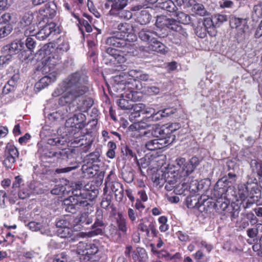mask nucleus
I'll list each match as a JSON object with an SVG mask.
<instances>
[{
	"label": "nucleus",
	"mask_w": 262,
	"mask_h": 262,
	"mask_svg": "<svg viewBox=\"0 0 262 262\" xmlns=\"http://www.w3.org/2000/svg\"><path fill=\"white\" fill-rule=\"evenodd\" d=\"M90 85L88 77L82 71L69 75L52 94L53 97L61 95L58 103L66 107L51 114V117L55 120H63L78 110L86 112L93 105V99L90 98L82 99V104L78 102L89 92Z\"/></svg>",
	"instance_id": "obj_1"
},
{
	"label": "nucleus",
	"mask_w": 262,
	"mask_h": 262,
	"mask_svg": "<svg viewBox=\"0 0 262 262\" xmlns=\"http://www.w3.org/2000/svg\"><path fill=\"white\" fill-rule=\"evenodd\" d=\"M128 132L132 136L137 138L145 136H152L156 139L167 138L164 126L160 127L157 124H147L144 122L135 123L128 128Z\"/></svg>",
	"instance_id": "obj_2"
},
{
	"label": "nucleus",
	"mask_w": 262,
	"mask_h": 262,
	"mask_svg": "<svg viewBox=\"0 0 262 262\" xmlns=\"http://www.w3.org/2000/svg\"><path fill=\"white\" fill-rule=\"evenodd\" d=\"M82 187V183L76 184L75 189L72 191V195L69 196L72 198L73 202L80 209L91 206V202L97 197L98 193L97 189L81 190Z\"/></svg>",
	"instance_id": "obj_3"
},
{
	"label": "nucleus",
	"mask_w": 262,
	"mask_h": 262,
	"mask_svg": "<svg viewBox=\"0 0 262 262\" xmlns=\"http://www.w3.org/2000/svg\"><path fill=\"white\" fill-rule=\"evenodd\" d=\"M98 252V248L94 244L80 242L77 245L76 253L79 255L81 261L98 260L99 258L96 256Z\"/></svg>",
	"instance_id": "obj_4"
},
{
	"label": "nucleus",
	"mask_w": 262,
	"mask_h": 262,
	"mask_svg": "<svg viewBox=\"0 0 262 262\" xmlns=\"http://www.w3.org/2000/svg\"><path fill=\"white\" fill-rule=\"evenodd\" d=\"M139 73L137 70H131L127 73L116 76L115 81L120 82L121 85H124L123 89L126 88L128 89L139 90L142 88L140 81L137 80Z\"/></svg>",
	"instance_id": "obj_5"
},
{
	"label": "nucleus",
	"mask_w": 262,
	"mask_h": 262,
	"mask_svg": "<svg viewBox=\"0 0 262 262\" xmlns=\"http://www.w3.org/2000/svg\"><path fill=\"white\" fill-rule=\"evenodd\" d=\"M86 116L82 113L75 114L73 117H70L65 123L66 132L68 133L70 137L78 134L80 130L86 125Z\"/></svg>",
	"instance_id": "obj_6"
},
{
	"label": "nucleus",
	"mask_w": 262,
	"mask_h": 262,
	"mask_svg": "<svg viewBox=\"0 0 262 262\" xmlns=\"http://www.w3.org/2000/svg\"><path fill=\"white\" fill-rule=\"evenodd\" d=\"M156 25L158 27H166L171 30L176 31L180 35V40H185L188 37V33L182 27L178 24L176 19L166 17H159L157 19Z\"/></svg>",
	"instance_id": "obj_7"
},
{
	"label": "nucleus",
	"mask_w": 262,
	"mask_h": 262,
	"mask_svg": "<svg viewBox=\"0 0 262 262\" xmlns=\"http://www.w3.org/2000/svg\"><path fill=\"white\" fill-rule=\"evenodd\" d=\"M201 160L196 156L192 157L188 161L182 157H178L176 160L179 170L184 176H188L192 173L200 164Z\"/></svg>",
	"instance_id": "obj_8"
},
{
	"label": "nucleus",
	"mask_w": 262,
	"mask_h": 262,
	"mask_svg": "<svg viewBox=\"0 0 262 262\" xmlns=\"http://www.w3.org/2000/svg\"><path fill=\"white\" fill-rule=\"evenodd\" d=\"M161 177L160 173H156L153 177L154 182L157 185L162 186L165 183V188L167 191H171L174 188L178 182V177L171 172H163L162 171Z\"/></svg>",
	"instance_id": "obj_9"
},
{
	"label": "nucleus",
	"mask_w": 262,
	"mask_h": 262,
	"mask_svg": "<svg viewBox=\"0 0 262 262\" xmlns=\"http://www.w3.org/2000/svg\"><path fill=\"white\" fill-rule=\"evenodd\" d=\"M174 136L162 139H154L146 142L145 147L149 150H155L163 148V147L172 144L176 139Z\"/></svg>",
	"instance_id": "obj_10"
},
{
	"label": "nucleus",
	"mask_w": 262,
	"mask_h": 262,
	"mask_svg": "<svg viewBox=\"0 0 262 262\" xmlns=\"http://www.w3.org/2000/svg\"><path fill=\"white\" fill-rule=\"evenodd\" d=\"M57 6L54 2H50L45 4L39 10L40 16H38V20L47 18H53L56 14Z\"/></svg>",
	"instance_id": "obj_11"
},
{
	"label": "nucleus",
	"mask_w": 262,
	"mask_h": 262,
	"mask_svg": "<svg viewBox=\"0 0 262 262\" xmlns=\"http://www.w3.org/2000/svg\"><path fill=\"white\" fill-rule=\"evenodd\" d=\"M106 45L112 46L117 48H129L131 45L124 39V36L119 33L114 32L112 35L106 38L105 40Z\"/></svg>",
	"instance_id": "obj_12"
},
{
	"label": "nucleus",
	"mask_w": 262,
	"mask_h": 262,
	"mask_svg": "<svg viewBox=\"0 0 262 262\" xmlns=\"http://www.w3.org/2000/svg\"><path fill=\"white\" fill-rule=\"evenodd\" d=\"M117 29L118 31L115 33L121 34L124 36V39L128 42H134L137 40V37L135 33L132 32V29L129 24L120 23L118 25Z\"/></svg>",
	"instance_id": "obj_13"
},
{
	"label": "nucleus",
	"mask_w": 262,
	"mask_h": 262,
	"mask_svg": "<svg viewBox=\"0 0 262 262\" xmlns=\"http://www.w3.org/2000/svg\"><path fill=\"white\" fill-rule=\"evenodd\" d=\"M138 228L140 231L145 232L147 236H149L150 231H151L154 236H157L158 232L156 229L155 223L153 222H149L148 218L147 217L139 220Z\"/></svg>",
	"instance_id": "obj_14"
},
{
	"label": "nucleus",
	"mask_w": 262,
	"mask_h": 262,
	"mask_svg": "<svg viewBox=\"0 0 262 262\" xmlns=\"http://www.w3.org/2000/svg\"><path fill=\"white\" fill-rule=\"evenodd\" d=\"M138 94L137 92H134L131 90L129 93L127 94V98H124L122 95L121 97L117 101L118 105L122 110H130L134 106V102L137 101L138 98L136 95Z\"/></svg>",
	"instance_id": "obj_15"
},
{
	"label": "nucleus",
	"mask_w": 262,
	"mask_h": 262,
	"mask_svg": "<svg viewBox=\"0 0 262 262\" xmlns=\"http://www.w3.org/2000/svg\"><path fill=\"white\" fill-rule=\"evenodd\" d=\"M249 191V198L247 200L245 204L243 203V207L247 208L250 207L254 203H256L261 195V191L258 186L256 184L253 185L250 184Z\"/></svg>",
	"instance_id": "obj_16"
},
{
	"label": "nucleus",
	"mask_w": 262,
	"mask_h": 262,
	"mask_svg": "<svg viewBox=\"0 0 262 262\" xmlns=\"http://www.w3.org/2000/svg\"><path fill=\"white\" fill-rule=\"evenodd\" d=\"M232 24L237 29V35L245 38L249 35V28L246 19L234 18L232 19Z\"/></svg>",
	"instance_id": "obj_17"
},
{
	"label": "nucleus",
	"mask_w": 262,
	"mask_h": 262,
	"mask_svg": "<svg viewBox=\"0 0 262 262\" xmlns=\"http://www.w3.org/2000/svg\"><path fill=\"white\" fill-rule=\"evenodd\" d=\"M226 181L225 178H221L215 184L213 191V196L216 199L220 198L228 199L227 192L229 188L227 185L224 184Z\"/></svg>",
	"instance_id": "obj_18"
},
{
	"label": "nucleus",
	"mask_w": 262,
	"mask_h": 262,
	"mask_svg": "<svg viewBox=\"0 0 262 262\" xmlns=\"http://www.w3.org/2000/svg\"><path fill=\"white\" fill-rule=\"evenodd\" d=\"M57 62L55 61L54 58L51 56L48 57L43 62L41 71L43 74H47L46 76H51L53 75L56 79L57 73L55 71V66Z\"/></svg>",
	"instance_id": "obj_19"
},
{
	"label": "nucleus",
	"mask_w": 262,
	"mask_h": 262,
	"mask_svg": "<svg viewBox=\"0 0 262 262\" xmlns=\"http://www.w3.org/2000/svg\"><path fill=\"white\" fill-rule=\"evenodd\" d=\"M230 201L228 199L220 198L213 202V207L218 213L223 215L229 210Z\"/></svg>",
	"instance_id": "obj_20"
},
{
	"label": "nucleus",
	"mask_w": 262,
	"mask_h": 262,
	"mask_svg": "<svg viewBox=\"0 0 262 262\" xmlns=\"http://www.w3.org/2000/svg\"><path fill=\"white\" fill-rule=\"evenodd\" d=\"M139 38L143 41L148 42L150 44L158 37H161V36L157 31L153 30L142 29L139 33Z\"/></svg>",
	"instance_id": "obj_21"
},
{
	"label": "nucleus",
	"mask_w": 262,
	"mask_h": 262,
	"mask_svg": "<svg viewBox=\"0 0 262 262\" xmlns=\"http://www.w3.org/2000/svg\"><path fill=\"white\" fill-rule=\"evenodd\" d=\"M250 165L252 172L258 176L259 185L262 188V162L260 160L252 159Z\"/></svg>",
	"instance_id": "obj_22"
},
{
	"label": "nucleus",
	"mask_w": 262,
	"mask_h": 262,
	"mask_svg": "<svg viewBox=\"0 0 262 262\" xmlns=\"http://www.w3.org/2000/svg\"><path fill=\"white\" fill-rule=\"evenodd\" d=\"M104 226L103 212L102 210H97L96 212L95 220L94 224L92 226V229L94 230L93 232L95 234H98L102 232V230L99 227Z\"/></svg>",
	"instance_id": "obj_23"
},
{
	"label": "nucleus",
	"mask_w": 262,
	"mask_h": 262,
	"mask_svg": "<svg viewBox=\"0 0 262 262\" xmlns=\"http://www.w3.org/2000/svg\"><path fill=\"white\" fill-rule=\"evenodd\" d=\"M164 91V89L161 86L160 83L155 85H146L143 88V93L147 96H152L160 94Z\"/></svg>",
	"instance_id": "obj_24"
},
{
	"label": "nucleus",
	"mask_w": 262,
	"mask_h": 262,
	"mask_svg": "<svg viewBox=\"0 0 262 262\" xmlns=\"http://www.w3.org/2000/svg\"><path fill=\"white\" fill-rule=\"evenodd\" d=\"M175 16L177 17V21L178 24L181 23L184 25H190L193 27H195L193 19L191 17L182 11L176 12Z\"/></svg>",
	"instance_id": "obj_25"
},
{
	"label": "nucleus",
	"mask_w": 262,
	"mask_h": 262,
	"mask_svg": "<svg viewBox=\"0 0 262 262\" xmlns=\"http://www.w3.org/2000/svg\"><path fill=\"white\" fill-rule=\"evenodd\" d=\"M24 48V43L21 40H15L5 47V50H8L10 54H15Z\"/></svg>",
	"instance_id": "obj_26"
},
{
	"label": "nucleus",
	"mask_w": 262,
	"mask_h": 262,
	"mask_svg": "<svg viewBox=\"0 0 262 262\" xmlns=\"http://www.w3.org/2000/svg\"><path fill=\"white\" fill-rule=\"evenodd\" d=\"M55 80V77L53 75L51 76H45L36 83L35 89L39 91Z\"/></svg>",
	"instance_id": "obj_27"
},
{
	"label": "nucleus",
	"mask_w": 262,
	"mask_h": 262,
	"mask_svg": "<svg viewBox=\"0 0 262 262\" xmlns=\"http://www.w3.org/2000/svg\"><path fill=\"white\" fill-rule=\"evenodd\" d=\"M68 134H66V136L58 135L49 138L47 143L50 145L59 147L61 145H65L68 143Z\"/></svg>",
	"instance_id": "obj_28"
},
{
	"label": "nucleus",
	"mask_w": 262,
	"mask_h": 262,
	"mask_svg": "<svg viewBox=\"0 0 262 262\" xmlns=\"http://www.w3.org/2000/svg\"><path fill=\"white\" fill-rule=\"evenodd\" d=\"M148 47L151 50L161 54H165L168 51V48L161 42L158 41L157 38L155 39V40H154L153 42L149 45Z\"/></svg>",
	"instance_id": "obj_29"
},
{
	"label": "nucleus",
	"mask_w": 262,
	"mask_h": 262,
	"mask_svg": "<svg viewBox=\"0 0 262 262\" xmlns=\"http://www.w3.org/2000/svg\"><path fill=\"white\" fill-rule=\"evenodd\" d=\"M250 184L248 183H241L238 185V194L241 199L243 200V203H245L247 201L246 199H248L249 198V191L250 190Z\"/></svg>",
	"instance_id": "obj_30"
},
{
	"label": "nucleus",
	"mask_w": 262,
	"mask_h": 262,
	"mask_svg": "<svg viewBox=\"0 0 262 262\" xmlns=\"http://www.w3.org/2000/svg\"><path fill=\"white\" fill-rule=\"evenodd\" d=\"M62 207L66 211L72 213H75L77 210L80 209L77 204H75V203L73 202L72 198L70 196L64 199L62 202Z\"/></svg>",
	"instance_id": "obj_31"
},
{
	"label": "nucleus",
	"mask_w": 262,
	"mask_h": 262,
	"mask_svg": "<svg viewBox=\"0 0 262 262\" xmlns=\"http://www.w3.org/2000/svg\"><path fill=\"white\" fill-rule=\"evenodd\" d=\"M159 7L170 13H176L178 10L174 2L171 0H167L165 2L159 3Z\"/></svg>",
	"instance_id": "obj_32"
},
{
	"label": "nucleus",
	"mask_w": 262,
	"mask_h": 262,
	"mask_svg": "<svg viewBox=\"0 0 262 262\" xmlns=\"http://www.w3.org/2000/svg\"><path fill=\"white\" fill-rule=\"evenodd\" d=\"M112 3L111 11H120L123 9L127 5L128 0H107Z\"/></svg>",
	"instance_id": "obj_33"
},
{
	"label": "nucleus",
	"mask_w": 262,
	"mask_h": 262,
	"mask_svg": "<svg viewBox=\"0 0 262 262\" xmlns=\"http://www.w3.org/2000/svg\"><path fill=\"white\" fill-rule=\"evenodd\" d=\"M76 221L77 224L84 226L91 224L93 222V219L88 212H83L80 214L78 218L76 219Z\"/></svg>",
	"instance_id": "obj_34"
},
{
	"label": "nucleus",
	"mask_w": 262,
	"mask_h": 262,
	"mask_svg": "<svg viewBox=\"0 0 262 262\" xmlns=\"http://www.w3.org/2000/svg\"><path fill=\"white\" fill-rule=\"evenodd\" d=\"M74 231L72 229V226L57 229L56 231L57 235L61 238H69L73 234Z\"/></svg>",
	"instance_id": "obj_35"
},
{
	"label": "nucleus",
	"mask_w": 262,
	"mask_h": 262,
	"mask_svg": "<svg viewBox=\"0 0 262 262\" xmlns=\"http://www.w3.org/2000/svg\"><path fill=\"white\" fill-rule=\"evenodd\" d=\"M195 1L194 0H190L189 1V4L191 5H193L192 10L193 11L198 15L200 16H205L207 14V11L205 9L204 6L201 4L199 3H195Z\"/></svg>",
	"instance_id": "obj_36"
},
{
	"label": "nucleus",
	"mask_w": 262,
	"mask_h": 262,
	"mask_svg": "<svg viewBox=\"0 0 262 262\" xmlns=\"http://www.w3.org/2000/svg\"><path fill=\"white\" fill-rule=\"evenodd\" d=\"M151 19V16L149 12L146 10L141 11L140 15L137 18V21L141 25H144L148 24Z\"/></svg>",
	"instance_id": "obj_37"
},
{
	"label": "nucleus",
	"mask_w": 262,
	"mask_h": 262,
	"mask_svg": "<svg viewBox=\"0 0 262 262\" xmlns=\"http://www.w3.org/2000/svg\"><path fill=\"white\" fill-rule=\"evenodd\" d=\"M4 154L15 158H18L19 152L17 148L12 143H8L6 147Z\"/></svg>",
	"instance_id": "obj_38"
},
{
	"label": "nucleus",
	"mask_w": 262,
	"mask_h": 262,
	"mask_svg": "<svg viewBox=\"0 0 262 262\" xmlns=\"http://www.w3.org/2000/svg\"><path fill=\"white\" fill-rule=\"evenodd\" d=\"M34 19L33 14L32 13H25L20 20V27L25 28L26 26L33 24Z\"/></svg>",
	"instance_id": "obj_39"
},
{
	"label": "nucleus",
	"mask_w": 262,
	"mask_h": 262,
	"mask_svg": "<svg viewBox=\"0 0 262 262\" xmlns=\"http://www.w3.org/2000/svg\"><path fill=\"white\" fill-rule=\"evenodd\" d=\"M132 257L134 261L145 259L146 254L145 249L142 248H137L136 250L134 251Z\"/></svg>",
	"instance_id": "obj_40"
},
{
	"label": "nucleus",
	"mask_w": 262,
	"mask_h": 262,
	"mask_svg": "<svg viewBox=\"0 0 262 262\" xmlns=\"http://www.w3.org/2000/svg\"><path fill=\"white\" fill-rule=\"evenodd\" d=\"M69 190H67V186L62 185H56L51 191V193L54 195L68 194Z\"/></svg>",
	"instance_id": "obj_41"
},
{
	"label": "nucleus",
	"mask_w": 262,
	"mask_h": 262,
	"mask_svg": "<svg viewBox=\"0 0 262 262\" xmlns=\"http://www.w3.org/2000/svg\"><path fill=\"white\" fill-rule=\"evenodd\" d=\"M38 26L34 23L25 27L24 34L26 36H35Z\"/></svg>",
	"instance_id": "obj_42"
},
{
	"label": "nucleus",
	"mask_w": 262,
	"mask_h": 262,
	"mask_svg": "<svg viewBox=\"0 0 262 262\" xmlns=\"http://www.w3.org/2000/svg\"><path fill=\"white\" fill-rule=\"evenodd\" d=\"M117 224L118 230L122 232L124 235H126L127 232L126 220L124 218L120 217L117 220Z\"/></svg>",
	"instance_id": "obj_43"
},
{
	"label": "nucleus",
	"mask_w": 262,
	"mask_h": 262,
	"mask_svg": "<svg viewBox=\"0 0 262 262\" xmlns=\"http://www.w3.org/2000/svg\"><path fill=\"white\" fill-rule=\"evenodd\" d=\"M180 125L178 123H171L170 124H166V126H164L166 134L167 137H169L170 136H176L173 135V132L177 130L178 128H179Z\"/></svg>",
	"instance_id": "obj_44"
},
{
	"label": "nucleus",
	"mask_w": 262,
	"mask_h": 262,
	"mask_svg": "<svg viewBox=\"0 0 262 262\" xmlns=\"http://www.w3.org/2000/svg\"><path fill=\"white\" fill-rule=\"evenodd\" d=\"M71 154V151L69 149L68 150H62L59 152H55L50 151L49 152V154L47 155V157L50 158L53 157H59L60 156L62 158L64 159V158H69V155Z\"/></svg>",
	"instance_id": "obj_45"
},
{
	"label": "nucleus",
	"mask_w": 262,
	"mask_h": 262,
	"mask_svg": "<svg viewBox=\"0 0 262 262\" xmlns=\"http://www.w3.org/2000/svg\"><path fill=\"white\" fill-rule=\"evenodd\" d=\"M56 25L55 23H51L48 24H46L45 26H43L41 29L43 31V33L46 35V37H48L52 33L54 32L56 30Z\"/></svg>",
	"instance_id": "obj_46"
},
{
	"label": "nucleus",
	"mask_w": 262,
	"mask_h": 262,
	"mask_svg": "<svg viewBox=\"0 0 262 262\" xmlns=\"http://www.w3.org/2000/svg\"><path fill=\"white\" fill-rule=\"evenodd\" d=\"M119 51L112 48H107L106 49L105 52L104 53V57L108 58L110 61H112L114 58L117 55V53Z\"/></svg>",
	"instance_id": "obj_47"
},
{
	"label": "nucleus",
	"mask_w": 262,
	"mask_h": 262,
	"mask_svg": "<svg viewBox=\"0 0 262 262\" xmlns=\"http://www.w3.org/2000/svg\"><path fill=\"white\" fill-rule=\"evenodd\" d=\"M189 189L191 191L196 192L203 189L204 188V182L201 181L198 182V181H192L189 184Z\"/></svg>",
	"instance_id": "obj_48"
},
{
	"label": "nucleus",
	"mask_w": 262,
	"mask_h": 262,
	"mask_svg": "<svg viewBox=\"0 0 262 262\" xmlns=\"http://www.w3.org/2000/svg\"><path fill=\"white\" fill-rule=\"evenodd\" d=\"M4 157L3 164L4 166L8 169L11 168L13 164L16 162V158L5 154H4Z\"/></svg>",
	"instance_id": "obj_49"
},
{
	"label": "nucleus",
	"mask_w": 262,
	"mask_h": 262,
	"mask_svg": "<svg viewBox=\"0 0 262 262\" xmlns=\"http://www.w3.org/2000/svg\"><path fill=\"white\" fill-rule=\"evenodd\" d=\"M12 26L10 24L0 28V38H4L8 36L12 32Z\"/></svg>",
	"instance_id": "obj_50"
},
{
	"label": "nucleus",
	"mask_w": 262,
	"mask_h": 262,
	"mask_svg": "<svg viewBox=\"0 0 262 262\" xmlns=\"http://www.w3.org/2000/svg\"><path fill=\"white\" fill-rule=\"evenodd\" d=\"M236 175L234 173L229 172L227 175L224 176L222 178H225L226 181H224V184L227 185L230 187V184H233L236 180Z\"/></svg>",
	"instance_id": "obj_51"
},
{
	"label": "nucleus",
	"mask_w": 262,
	"mask_h": 262,
	"mask_svg": "<svg viewBox=\"0 0 262 262\" xmlns=\"http://www.w3.org/2000/svg\"><path fill=\"white\" fill-rule=\"evenodd\" d=\"M206 28L202 25H199L195 27L194 32L195 34L200 38H203L205 37L207 35Z\"/></svg>",
	"instance_id": "obj_52"
},
{
	"label": "nucleus",
	"mask_w": 262,
	"mask_h": 262,
	"mask_svg": "<svg viewBox=\"0 0 262 262\" xmlns=\"http://www.w3.org/2000/svg\"><path fill=\"white\" fill-rule=\"evenodd\" d=\"M56 227L59 228L68 227V226H72V225L69 221L65 217L57 219L56 222Z\"/></svg>",
	"instance_id": "obj_53"
},
{
	"label": "nucleus",
	"mask_w": 262,
	"mask_h": 262,
	"mask_svg": "<svg viewBox=\"0 0 262 262\" xmlns=\"http://www.w3.org/2000/svg\"><path fill=\"white\" fill-rule=\"evenodd\" d=\"M198 247L200 248H204L208 252H210L213 249V246L208 244L206 241L202 239H198L195 242Z\"/></svg>",
	"instance_id": "obj_54"
},
{
	"label": "nucleus",
	"mask_w": 262,
	"mask_h": 262,
	"mask_svg": "<svg viewBox=\"0 0 262 262\" xmlns=\"http://www.w3.org/2000/svg\"><path fill=\"white\" fill-rule=\"evenodd\" d=\"M69 257L64 252L56 255L52 262H68Z\"/></svg>",
	"instance_id": "obj_55"
},
{
	"label": "nucleus",
	"mask_w": 262,
	"mask_h": 262,
	"mask_svg": "<svg viewBox=\"0 0 262 262\" xmlns=\"http://www.w3.org/2000/svg\"><path fill=\"white\" fill-rule=\"evenodd\" d=\"M31 194V190L28 189L26 187L23 186L20 188L18 192V196L21 199H25L29 197Z\"/></svg>",
	"instance_id": "obj_56"
},
{
	"label": "nucleus",
	"mask_w": 262,
	"mask_h": 262,
	"mask_svg": "<svg viewBox=\"0 0 262 262\" xmlns=\"http://www.w3.org/2000/svg\"><path fill=\"white\" fill-rule=\"evenodd\" d=\"M25 186L24 181L20 176L15 177L14 181L12 184V188L14 189L21 188Z\"/></svg>",
	"instance_id": "obj_57"
},
{
	"label": "nucleus",
	"mask_w": 262,
	"mask_h": 262,
	"mask_svg": "<svg viewBox=\"0 0 262 262\" xmlns=\"http://www.w3.org/2000/svg\"><path fill=\"white\" fill-rule=\"evenodd\" d=\"M252 16L253 17H262V4L255 5L253 8Z\"/></svg>",
	"instance_id": "obj_58"
},
{
	"label": "nucleus",
	"mask_w": 262,
	"mask_h": 262,
	"mask_svg": "<svg viewBox=\"0 0 262 262\" xmlns=\"http://www.w3.org/2000/svg\"><path fill=\"white\" fill-rule=\"evenodd\" d=\"M239 0H224L220 2V6L222 8H232L234 6L235 2H238Z\"/></svg>",
	"instance_id": "obj_59"
},
{
	"label": "nucleus",
	"mask_w": 262,
	"mask_h": 262,
	"mask_svg": "<svg viewBox=\"0 0 262 262\" xmlns=\"http://www.w3.org/2000/svg\"><path fill=\"white\" fill-rule=\"evenodd\" d=\"M88 160L91 163L99 161L100 153L98 150L90 153L87 156Z\"/></svg>",
	"instance_id": "obj_60"
},
{
	"label": "nucleus",
	"mask_w": 262,
	"mask_h": 262,
	"mask_svg": "<svg viewBox=\"0 0 262 262\" xmlns=\"http://www.w3.org/2000/svg\"><path fill=\"white\" fill-rule=\"evenodd\" d=\"M213 19L216 24H222L227 20L228 17L225 14H216L213 16Z\"/></svg>",
	"instance_id": "obj_61"
},
{
	"label": "nucleus",
	"mask_w": 262,
	"mask_h": 262,
	"mask_svg": "<svg viewBox=\"0 0 262 262\" xmlns=\"http://www.w3.org/2000/svg\"><path fill=\"white\" fill-rule=\"evenodd\" d=\"M163 118H164V115L162 111L161 110L157 112L155 111L152 116L148 117V119L150 121H157L161 120Z\"/></svg>",
	"instance_id": "obj_62"
},
{
	"label": "nucleus",
	"mask_w": 262,
	"mask_h": 262,
	"mask_svg": "<svg viewBox=\"0 0 262 262\" xmlns=\"http://www.w3.org/2000/svg\"><path fill=\"white\" fill-rule=\"evenodd\" d=\"M119 12L118 15L119 17L121 18H123L124 19L128 20L132 17V13L130 11L128 10H123V9L120 11H118Z\"/></svg>",
	"instance_id": "obj_63"
},
{
	"label": "nucleus",
	"mask_w": 262,
	"mask_h": 262,
	"mask_svg": "<svg viewBox=\"0 0 262 262\" xmlns=\"http://www.w3.org/2000/svg\"><path fill=\"white\" fill-rule=\"evenodd\" d=\"M252 248L254 251L257 252L259 256H262V235L259 240L258 243L254 245Z\"/></svg>",
	"instance_id": "obj_64"
}]
</instances>
